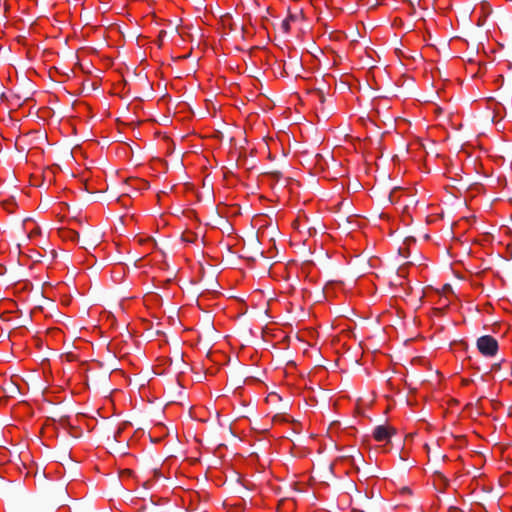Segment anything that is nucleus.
Masks as SVG:
<instances>
[{
    "label": "nucleus",
    "instance_id": "9d476101",
    "mask_svg": "<svg viewBox=\"0 0 512 512\" xmlns=\"http://www.w3.org/2000/svg\"><path fill=\"white\" fill-rule=\"evenodd\" d=\"M319 99H320V102H322V103L325 100L324 94L322 92L319 93Z\"/></svg>",
    "mask_w": 512,
    "mask_h": 512
},
{
    "label": "nucleus",
    "instance_id": "423d86ee",
    "mask_svg": "<svg viewBox=\"0 0 512 512\" xmlns=\"http://www.w3.org/2000/svg\"><path fill=\"white\" fill-rule=\"evenodd\" d=\"M280 396L274 392L270 393L267 395V397L265 398V402L267 403H271V404H276L280 401Z\"/></svg>",
    "mask_w": 512,
    "mask_h": 512
},
{
    "label": "nucleus",
    "instance_id": "1a4fd4ad",
    "mask_svg": "<svg viewBox=\"0 0 512 512\" xmlns=\"http://www.w3.org/2000/svg\"><path fill=\"white\" fill-rule=\"evenodd\" d=\"M260 173L261 174H274V171L269 170V169H261Z\"/></svg>",
    "mask_w": 512,
    "mask_h": 512
},
{
    "label": "nucleus",
    "instance_id": "aec40b11",
    "mask_svg": "<svg viewBox=\"0 0 512 512\" xmlns=\"http://www.w3.org/2000/svg\"><path fill=\"white\" fill-rule=\"evenodd\" d=\"M257 382H258V386H259V385H260L261 380L258 378V379H257Z\"/></svg>",
    "mask_w": 512,
    "mask_h": 512
},
{
    "label": "nucleus",
    "instance_id": "6e6552de",
    "mask_svg": "<svg viewBox=\"0 0 512 512\" xmlns=\"http://www.w3.org/2000/svg\"><path fill=\"white\" fill-rule=\"evenodd\" d=\"M269 23V20L268 19H264V21L261 23V30H263L264 32L268 33V26L267 24Z\"/></svg>",
    "mask_w": 512,
    "mask_h": 512
},
{
    "label": "nucleus",
    "instance_id": "4468645a",
    "mask_svg": "<svg viewBox=\"0 0 512 512\" xmlns=\"http://www.w3.org/2000/svg\"><path fill=\"white\" fill-rule=\"evenodd\" d=\"M263 110H266V109H271V105H266L265 107H262Z\"/></svg>",
    "mask_w": 512,
    "mask_h": 512
},
{
    "label": "nucleus",
    "instance_id": "a211bd4d",
    "mask_svg": "<svg viewBox=\"0 0 512 512\" xmlns=\"http://www.w3.org/2000/svg\"><path fill=\"white\" fill-rule=\"evenodd\" d=\"M448 288H449V289L451 288V287H450V285H446V286H445V290H448Z\"/></svg>",
    "mask_w": 512,
    "mask_h": 512
},
{
    "label": "nucleus",
    "instance_id": "f03ea898",
    "mask_svg": "<svg viewBox=\"0 0 512 512\" xmlns=\"http://www.w3.org/2000/svg\"><path fill=\"white\" fill-rule=\"evenodd\" d=\"M476 345L479 352L485 357H493L498 352V342L494 337L490 335L479 337L477 339Z\"/></svg>",
    "mask_w": 512,
    "mask_h": 512
},
{
    "label": "nucleus",
    "instance_id": "ddd939ff",
    "mask_svg": "<svg viewBox=\"0 0 512 512\" xmlns=\"http://www.w3.org/2000/svg\"><path fill=\"white\" fill-rule=\"evenodd\" d=\"M263 313H264V315H265V317H266V318H268V317H269V316H268V308H265V309L263 310Z\"/></svg>",
    "mask_w": 512,
    "mask_h": 512
},
{
    "label": "nucleus",
    "instance_id": "6ab92c4d",
    "mask_svg": "<svg viewBox=\"0 0 512 512\" xmlns=\"http://www.w3.org/2000/svg\"><path fill=\"white\" fill-rule=\"evenodd\" d=\"M448 288H449V289L451 288V287H450V285H446V286H445V290H448Z\"/></svg>",
    "mask_w": 512,
    "mask_h": 512
},
{
    "label": "nucleus",
    "instance_id": "4be33fe9",
    "mask_svg": "<svg viewBox=\"0 0 512 512\" xmlns=\"http://www.w3.org/2000/svg\"><path fill=\"white\" fill-rule=\"evenodd\" d=\"M510 415L512 416V412L510 413Z\"/></svg>",
    "mask_w": 512,
    "mask_h": 512
},
{
    "label": "nucleus",
    "instance_id": "f3484780",
    "mask_svg": "<svg viewBox=\"0 0 512 512\" xmlns=\"http://www.w3.org/2000/svg\"><path fill=\"white\" fill-rule=\"evenodd\" d=\"M264 10H265V11H268V10H269V6H265V7H264Z\"/></svg>",
    "mask_w": 512,
    "mask_h": 512
},
{
    "label": "nucleus",
    "instance_id": "2eb2a0df",
    "mask_svg": "<svg viewBox=\"0 0 512 512\" xmlns=\"http://www.w3.org/2000/svg\"><path fill=\"white\" fill-rule=\"evenodd\" d=\"M493 368L498 369L499 368V364H494Z\"/></svg>",
    "mask_w": 512,
    "mask_h": 512
},
{
    "label": "nucleus",
    "instance_id": "39448f33",
    "mask_svg": "<svg viewBox=\"0 0 512 512\" xmlns=\"http://www.w3.org/2000/svg\"><path fill=\"white\" fill-rule=\"evenodd\" d=\"M267 149L266 157L269 159H272V153L270 150V146L268 144L266 136H263L261 141H258V153L260 152V149Z\"/></svg>",
    "mask_w": 512,
    "mask_h": 512
},
{
    "label": "nucleus",
    "instance_id": "20e7f679",
    "mask_svg": "<svg viewBox=\"0 0 512 512\" xmlns=\"http://www.w3.org/2000/svg\"><path fill=\"white\" fill-rule=\"evenodd\" d=\"M23 230L29 240H34L40 235V228L38 224L30 218H27L23 222Z\"/></svg>",
    "mask_w": 512,
    "mask_h": 512
},
{
    "label": "nucleus",
    "instance_id": "412c9836",
    "mask_svg": "<svg viewBox=\"0 0 512 512\" xmlns=\"http://www.w3.org/2000/svg\"><path fill=\"white\" fill-rule=\"evenodd\" d=\"M260 32H261V31H260V28L258 27V30H257L258 35L260 34Z\"/></svg>",
    "mask_w": 512,
    "mask_h": 512
},
{
    "label": "nucleus",
    "instance_id": "0eeeda50",
    "mask_svg": "<svg viewBox=\"0 0 512 512\" xmlns=\"http://www.w3.org/2000/svg\"><path fill=\"white\" fill-rule=\"evenodd\" d=\"M260 254H261V256L265 259V263L262 265V268H263V270H264V273L269 274V271H270V267H271V266H270L269 262L267 261V259H268V258H271V257H272V255H270V256H264V250H261V251H260Z\"/></svg>",
    "mask_w": 512,
    "mask_h": 512
},
{
    "label": "nucleus",
    "instance_id": "f257e3e1",
    "mask_svg": "<svg viewBox=\"0 0 512 512\" xmlns=\"http://www.w3.org/2000/svg\"><path fill=\"white\" fill-rule=\"evenodd\" d=\"M277 234V224L273 223L272 218L266 213L258 212V243L267 240L274 244V235Z\"/></svg>",
    "mask_w": 512,
    "mask_h": 512
},
{
    "label": "nucleus",
    "instance_id": "f8f14e48",
    "mask_svg": "<svg viewBox=\"0 0 512 512\" xmlns=\"http://www.w3.org/2000/svg\"><path fill=\"white\" fill-rule=\"evenodd\" d=\"M259 154H264V155H266V154H267V149H265V148H264V149H260Z\"/></svg>",
    "mask_w": 512,
    "mask_h": 512
},
{
    "label": "nucleus",
    "instance_id": "7ed1b4c3",
    "mask_svg": "<svg viewBox=\"0 0 512 512\" xmlns=\"http://www.w3.org/2000/svg\"><path fill=\"white\" fill-rule=\"evenodd\" d=\"M395 433L393 427L387 425H378L373 431V437L376 441H386Z\"/></svg>",
    "mask_w": 512,
    "mask_h": 512
},
{
    "label": "nucleus",
    "instance_id": "9b49d317",
    "mask_svg": "<svg viewBox=\"0 0 512 512\" xmlns=\"http://www.w3.org/2000/svg\"><path fill=\"white\" fill-rule=\"evenodd\" d=\"M352 512H364V510L357 508V507H353Z\"/></svg>",
    "mask_w": 512,
    "mask_h": 512
},
{
    "label": "nucleus",
    "instance_id": "dca6fc26",
    "mask_svg": "<svg viewBox=\"0 0 512 512\" xmlns=\"http://www.w3.org/2000/svg\"><path fill=\"white\" fill-rule=\"evenodd\" d=\"M262 338H263V340L266 342V340H265V335H264V331L262 332Z\"/></svg>",
    "mask_w": 512,
    "mask_h": 512
}]
</instances>
